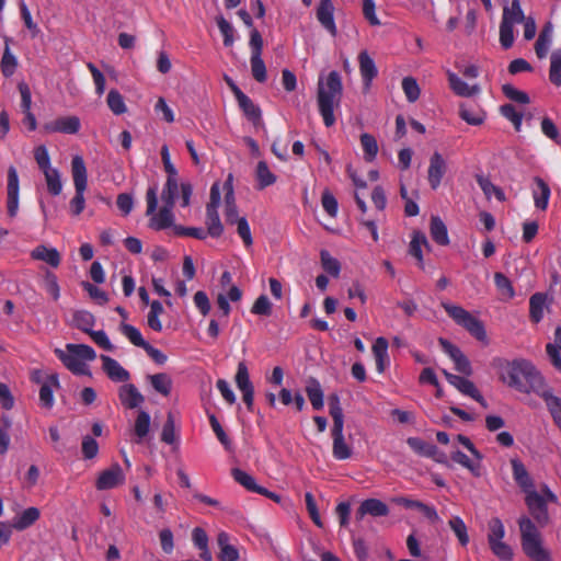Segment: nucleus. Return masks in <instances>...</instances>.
Segmentation results:
<instances>
[{
	"label": "nucleus",
	"mask_w": 561,
	"mask_h": 561,
	"mask_svg": "<svg viewBox=\"0 0 561 561\" xmlns=\"http://www.w3.org/2000/svg\"><path fill=\"white\" fill-rule=\"evenodd\" d=\"M500 379L522 393H536L538 397L548 388L545 378L527 359H496Z\"/></svg>",
	"instance_id": "obj_1"
},
{
	"label": "nucleus",
	"mask_w": 561,
	"mask_h": 561,
	"mask_svg": "<svg viewBox=\"0 0 561 561\" xmlns=\"http://www.w3.org/2000/svg\"><path fill=\"white\" fill-rule=\"evenodd\" d=\"M343 96L341 75L332 70L325 78L320 77L317 84V104L325 127L335 124L334 110L340 107Z\"/></svg>",
	"instance_id": "obj_2"
},
{
	"label": "nucleus",
	"mask_w": 561,
	"mask_h": 561,
	"mask_svg": "<svg viewBox=\"0 0 561 561\" xmlns=\"http://www.w3.org/2000/svg\"><path fill=\"white\" fill-rule=\"evenodd\" d=\"M178 193L179 192L175 191H162L161 199L163 202V206L160 208L158 214H156L158 206V190L156 186L148 187L146 193V215L151 216L149 221L150 228L159 231L173 226L174 215L172 213V209L175 205V198L178 197Z\"/></svg>",
	"instance_id": "obj_3"
},
{
	"label": "nucleus",
	"mask_w": 561,
	"mask_h": 561,
	"mask_svg": "<svg viewBox=\"0 0 561 561\" xmlns=\"http://www.w3.org/2000/svg\"><path fill=\"white\" fill-rule=\"evenodd\" d=\"M520 531V545L530 561H551V554L543 547L541 534L536 524L526 515L517 520Z\"/></svg>",
	"instance_id": "obj_4"
},
{
	"label": "nucleus",
	"mask_w": 561,
	"mask_h": 561,
	"mask_svg": "<svg viewBox=\"0 0 561 561\" xmlns=\"http://www.w3.org/2000/svg\"><path fill=\"white\" fill-rule=\"evenodd\" d=\"M55 354L72 374L78 376H91V371L84 360H94L96 353L90 345L69 343L66 345V351L57 348Z\"/></svg>",
	"instance_id": "obj_5"
},
{
	"label": "nucleus",
	"mask_w": 561,
	"mask_h": 561,
	"mask_svg": "<svg viewBox=\"0 0 561 561\" xmlns=\"http://www.w3.org/2000/svg\"><path fill=\"white\" fill-rule=\"evenodd\" d=\"M442 307L446 313L458 324L467 330L474 339L480 342H488V335L483 322L477 317L472 316L465 308L442 301Z\"/></svg>",
	"instance_id": "obj_6"
},
{
	"label": "nucleus",
	"mask_w": 561,
	"mask_h": 561,
	"mask_svg": "<svg viewBox=\"0 0 561 561\" xmlns=\"http://www.w3.org/2000/svg\"><path fill=\"white\" fill-rule=\"evenodd\" d=\"M71 175L75 186V196L69 203L70 213L73 216H79L85 206L84 192L88 186V172L83 158L75 156L71 160Z\"/></svg>",
	"instance_id": "obj_7"
},
{
	"label": "nucleus",
	"mask_w": 561,
	"mask_h": 561,
	"mask_svg": "<svg viewBox=\"0 0 561 561\" xmlns=\"http://www.w3.org/2000/svg\"><path fill=\"white\" fill-rule=\"evenodd\" d=\"M505 527L499 517H493L488 523V543L492 553L502 561L513 560L514 552L510 545L503 541Z\"/></svg>",
	"instance_id": "obj_8"
},
{
	"label": "nucleus",
	"mask_w": 561,
	"mask_h": 561,
	"mask_svg": "<svg viewBox=\"0 0 561 561\" xmlns=\"http://www.w3.org/2000/svg\"><path fill=\"white\" fill-rule=\"evenodd\" d=\"M525 503L529 514L539 527H545L549 523V513L546 499L536 490L528 492L525 496Z\"/></svg>",
	"instance_id": "obj_9"
},
{
	"label": "nucleus",
	"mask_w": 561,
	"mask_h": 561,
	"mask_svg": "<svg viewBox=\"0 0 561 561\" xmlns=\"http://www.w3.org/2000/svg\"><path fill=\"white\" fill-rule=\"evenodd\" d=\"M444 376L447 379V381L454 386L457 390H459L462 394L468 396L479 402L483 408L488 407L486 401L480 393V391L477 389L474 383L461 376L454 375L451 373H448L447 370H444Z\"/></svg>",
	"instance_id": "obj_10"
},
{
	"label": "nucleus",
	"mask_w": 561,
	"mask_h": 561,
	"mask_svg": "<svg viewBox=\"0 0 561 561\" xmlns=\"http://www.w3.org/2000/svg\"><path fill=\"white\" fill-rule=\"evenodd\" d=\"M438 342L443 351L455 363L456 370L466 376H470L472 374L471 364L468 357L461 352V350L444 337H439Z\"/></svg>",
	"instance_id": "obj_11"
},
{
	"label": "nucleus",
	"mask_w": 561,
	"mask_h": 561,
	"mask_svg": "<svg viewBox=\"0 0 561 561\" xmlns=\"http://www.w3.org/2000/svg\"><path fill=\"white\" fill-rule=\"evenodd\" d=\"M81 128V122L78 116H61L55 121L47 122L43 125V130L47 134L62 133L68 135L77 134Z\"/></svg>",
	"instance_id": "obj_12"
},
{
	"label": "nucleus",
	"mask_w": 561,
	"mask_h": 561,
	"mask_svg": "<svg viewBox=\"0 0 561 561\" xmlns=\"http://www.w3.org/2000/svg\"><path fill=\"white\" fill-rule=\"evenodd\" d=\"M125 481V474L118 463H113L108 469L103 470L95 482L100 491L114 489Z\"/></svg>",
	"instance_id": "obj_13"
},
{
	"label": "nucleus",
	"mask_w": 561,
	"mask_h": 561,
	"mask_svg": "<svg viewBox=\"0 0 561 561\" xmlns=\"http://www.w3.org/2000/svg\"><path fill=\"white\" fill-rule=\"evenodd\" d=\"M552 298L547 293L537 291L529 298V320L538 324L545 317V310H549Z\"/></svg>",
	"instance_id": "obj_14"
},
{
	"label": "nucleus",
	"mask_w": 561,
	"mask_h": 561,
	"mask_svg": "<svg viewBox=\"0 0 561 561\" xmlns=\"http://www.w3.org/2000/svg\"><path fill=\"white\" fill-rule=\"evenodd\" d=\"M447 165L443 156L435 151L430 158V165L427 170V180L432 190H437L446 173Z\"/></svg>",
	"instance_id": "obj_15"
},
{
	"label": "nucleus",
	"mask_w": 561,
	"mask_h": 561,
	"mask_svg": "<svg viewBox=\"0 0 561 561\" xmlns=\"http://www.w3.org/2000/svg\"><path fill=\"white\" fill-rule=\"evenodd\" d=\"M317 20L321 26L327 30L333 37L337 34L334 22V5L331 0H320L317 8Z\"/></svg>",
	"instance_id": "obj_16"
},
{
	"label": "nucleus",
	"mask_w": 561,
	"mask_h": 561,
	"mask_svg": "<svg viewBox=\"0 0 561 561\" xmlns=\"http://www.w3.org/2000/svg\"><path fill=\"white\" fill-rule=\"evenodd\" d=\"M512 474L516 484L527 494L535 490L534 481L519 458L511 459Z\"/></svg>",
	"instance_id": "obj_17"
},
{
	"label": "nucleus",
	"mask_w": 561,
	"mask_h": 561,
	"mask_svg": "<svg viewBox=\"0 0 561 561\" xmlns=\"http://www.w3.org/2000/svg\"><path fill=\"white\" fill-rule=\"evenodd\" d=\"M102 369L106 376L114 382H126L130 378V374L116 359L101 355Z\"/></svg>",
	"instance_id": "obj_18"
},
{
	"label": "nucleus",
	"mask_w": 561,
	"mask_h": 561,
	"mask_svg": "<svg viewBox=\"0 0 561 561\" xmlns=\"http://www.w3.org/2000/svg\"><path fill=\"white\" fill-rule=\"evenodd\" d=\"M344 425L332 426L331 435L333 439L332 455L336 460H346L352 456V448L346 444L344 434Z\"/></svg>",
	"instance_id": "obj_19"
},
{
	"label": "nucleus",
	"mask_w": 561,
	"mask_h": 561,
	"mask_svg": "<svg viewBox=\"0 0 561 561\" xmlns=\"http://www.w3.org/2000/svg\"><path fill=\"white\" fill-rule=\"evenodd\" d=\"M118 398L126 409H136L145 401V397L140 393L134 383H124L118 388Z\"/></svg>",
	"instance_id": "obj_20"
},
{
	"label": "nucleus",
	"mask_w": 561,
	"mask_h": 561,
	"mask_svg": "<svg viewBox=\"0 0 561 561\" xmlns=\"http://www.w3.org/2000/svg\"><path fill=\"white\" fill-rule=\"evenodd\" d=\"M531 194L536 208L540 210H546L549 205L551 190L548 183L540 176L534 178Z\"/></svg>",
	"instance_id": "obj_21"
},
{
	"label": "nucleus",
	"mask_w": 561,
	"mask_h": 561,
	"mask_svg": "<svg viewBox=\"0 0 561 561\" xmlns=\"http://www.w3.org/2000/svg\"><path fill=\"white\" fill-rule=\"evenodd\" d=\"M389 507L378 499H367L363 501L356 511V519H362L365 515L374 517L387 516Z\"/></svg>",
	"instance_id": "obj_22"
},
{
	"label": "nucleus",
	"mask_w": 561,
	"mask_h": 561,
	"mask_svg": "<svg viewBox=\"0 0 561 561\" xmlns=\"http://www.w3.org/2000/svg\"><path fill=\"white\" fill-rule=\"evenodd\" d=\"M161 159L164 167V171L167 172V181L163 185L162 191H175L179 192V182H178V170L174 164L171 162L169 148L167 145H163L161 148Z\"/></svg>",
	"instance_id": "obj_23"
},
{
	"label": "nucleus",
	"mask_w": 561,
	"mask_h": 561,
	"mask_svg": "<svg viewBox=\"0 0 561 561\" xmlns=\"http://www.w3.org/2000/svg\"><path fill=\"white\" fill-rule=\"evenodd\" d=\"M358 67L365 87H369L371 81L377 77L378 69L374 59L369 56L367 50H362L358 54Z\"/></svg>",
	"instance_id": "obj_24"
},
{
	"label": "nucleus",
	"mask_w": 561,
	"mask_h": 561,
	"mask_svg": "<svg viewBox=\"0 0 561 561\" xmlns=\"http://www.w3.org/2000/svg\"><path fill=\"white\" fill-rule=\"evenodd\" d=\"M446 75L449 88L456 95L462 98H470L480 92V88L478 84L469 85L453 71L447 70Z\"/></svg>",
	"instance_id": "obj_25"
},
{
	"label": "nucleus",
	"mask_w": 561,
	"mask_h": 561,
	"mask_svg": "<svg viewBox=\"0 0 561 561\" xmlns=\"http://www.w3.org/2000/svg\"><path fill=\"white\" fill-rule=\"evenodd\" d=\"M217 545L219 547L218 559L220 561H238L239 551L236 546L230 543V536L220 531L217 536Z\"/></svg>",
	"instance_id": "obj_26"
},
{
	"label": "nucleus",
	"mask_w": 561,
	"mask_h": 561,
	"mask_svg": "<svg viewBox=\"0 0 561 561\" xmlns=\"http://www.w3.org/2000/svg\"><path fill=\"white\" fill-rule=\"evenodd\" d=\"M54 388H59L57 375L48 376L47 380L41 386L39 402L43 408L51 409L54 407Z\"/></svg>",
	"instance_id": "obj_27"
},
{
	"label": "nucleus",
	"mask_w": 561,
	"mask_h": 561,
	"mask_svg": "<svg viewBox=\"0 0 561 561\" xmlns=\"http://www.w3.org/2000/svg\"><path fill=\"white\" fill-rule=\"evenodd\" d=\"M540 398L545 401L553 422L561 430V398L554 396L549 387L540 394Z\"/></svg>",
	"instance_id": "obj_28"
},
{
	"label": "nucleus",
	"mask_w": 561,
	"mask_h": 561,
	"mask_svg": "<svg viewBox=\"0 0 561 561\" xmlns=\"http://www.w3.org/2000/svg\"><path fill=\"white\" fill-rule=\"evenodd\" d=\"M305 390L312 408L317 411L321 410L324 405V394L320 382L316 378H310Z\"/></svg>",
	"instance_id": "obj_29"
},
{
	"label": "nucleus",
	"mask_w": 561,
	"mask_h": 561,
	"mask_svg": "<svg viewBox=\"0 0 561 561\" xmlns=\"http://www.w3.org/2000/svg\"><path fill=\"white\" fill-rule=\"evenodd\" d=\"M430 233L437 244L439 245H448L449 237L447 227L444 221L438 216H432L431 225H430Z\"/></svg>",
	"instance_id": "obj_30"
},
{
	"label": "nucleus",
	"mask_w": 561,
	"mask_h": 561,
	"mask_svg": "<svg viewBox=\"0 0 561 561\" xmlns=\"http://www.w3.org/2000/svg\"><path fill=\"white\" fill-rule=\"evenodd\" d=\"M409 447L419 456L422 457H435L438 455V448L436 445L425 442L419 437H409L407 439Z\"/></svg>",
	"instance_id": "obj_31"
},
{
	"label": "nucleus",
	"mask_w": 561,
	"mask_h": 561,
	"mask_svg": "<svg viewBox=\"0 0 561 561\" xmlns=\"http://www.w3.org/2000/svg\"><path fill=\"white\" fill-rule=\"evenodd\" d=\"M31 256L34 260L44 261L53 267L60 264V254L55 248L38 245L31 252Z\"/></svg>",
	"instance_id": "obj_32"
},
{
	"label": "nucleus",
	"mask_w": 561,
	"mask_h": 561,
	"mask_svg": "<svg viewBox=\"0 0 561 561\" xmlns=\"http://www.w3.org/2000/svg\"><path fill=\"white\" fill-rule=\"evenodd\" d=\"M553 27L551 23H547L539 33V36L535 44V51L539 59L547 56L551 39H552Z\"/></svg>",
	"instance_id": "obj_33"
},
{
	"label": "nucleus",
	"mask_w": 561,
	"mask_h": 561,
	"mask_svg": "<svg viewBox=\"0 0 561 561\" xmlns=\"http://www.w3.org/2000/svg\"><path fill=\"white\" fill-rule=\"evenodd\" d=\"M192 540L195 547L201 550L199 558L203 561H211L213 557L208 549V536L206 531L201 527L194 528L192 533Z\"/></svg>",
	"instance_id": "obj_34"
},
{
	"label": "nucleus",
	"mask_w": 561,
	"mask_h": 561,
	"mask_svg": "<svg viewBox=\"0 0 561 561\" xmlns=\"http://www.w3.org/2000/svg\"><path fill=\"white\" fill-rule=\"evenodd\" d=\"M10 39L5 38L4 41V50L3 55L0 61V69L2 75L5 78H10L14 75L18 68V59L16 57L11 53L9 47Z\"/></svg>",
	"instance_id": "obj_35"
},
{
	"label": "nucleus",
	"mask_w": 561,
	"mask_h": 561,
	"mask_svg": "<svg viewBox=\"0 0 561 561\" xmlns=\"http://www.w3.org/2000/svg\"><path fill=\"white\" fill-rule=\"evenodd\" d=\"M238 102L239 107L245 115V117L253 123V125H257L262 119V111L261 108L253 103V101L245 94Z\"/></svg>",
	"instance_id": "obj_36"
},
{
	"label": "nucleus",
	"mask_w": 561,
	"mask_h": 561,
	"mask_svg": "<svg viewBox=\"0 0 561 561\" xmlns=\"http://www.w3.org/2000/svg\"><path fill=\"white\" fill-rule=\"evenodd\" d=\"M148 380L151 387L163 397H168L172 390V379L165 373L148 375Z\"/></svg>",
	"instance_id": "obj_37"
},
{
	"label": "nucleus",
	"mask_w": 561,
	"mask_h": 561,
	"mask_svg": "<svg viewBox=\"0 0 561 561\" xmlns=\"http://www.w3.org/2000/svg\"><path fill=\"white\" fill-rule=\"evenodd\" d=\"M476 181L488 199H490L494 195L497 201H505V194L503 190L494 185L488 176L477 174Z\"/></svg>",
	"instance_id": "obj_38"
},
{
	"label": "nucleus",
	"mask_w": 561,
	"mask_h": 561,
	"mask_svg": "<svg viewBox=\"0 0 561 561\" xmlns=\"http://www.w3.org/2000/svg\"><path fill=\"white\" fill-rule=\"evenodd\" d=\"M206 226L210 237L218 238L222 234L224 226L219 218L218 208L206 207Z\"/></svg>",
	"instance_id": "obj_39"
},
{
	"label": "nucleus",
	"mask_w": 561,
	"mask_h": 561,
	"mask_svg": "<svg viewBox=\"0 0 561 561\" xmlns=\"http://www.w3.org/2000/svg\"><path fill=\"white\" fill-rule=\"evenodd\" d=\"M257 188L264 190L276 182V175L270 170L265 161H259L255 171Z\"/></svg>",
	"instance_id": "obj_40"
},
{
	"label": "nucleus",
	"mask_w": 561,
	"mask_h": 561,
	"mask_svg": "<svg viewBox=\"0 0 561 561\" xmlns=\"http://www.w3.org/2000/svg\"><path fill=\"white\" fill-rule=\"evenodd\" d=\"M231 474L236 482H238L240 485H242L244 489H247L250 492L259 493L261 492V485H259L254 479L253 476L249 474L248 472L234 468L231 470Z\"/></svg>",
	"instance_id": "obj_41"
},
{
	"label": "nucleus",
	"mask_w": 561,
	"mask_h": 561,
	"mask_svg": "<svg viewBox=\"0 0 561 561\" xmlns=\"http://www.w3.org/2000/svg\"><path fill=\"white\" fill-rule=\"evenodd\" d=\"M450 458L454 462L461 465L463 468L468 469L474 477L481 476V460L472 461L465 453L461 450H456L451 453Z\"/></svg>",
	"instance_id": "obj_42"
},
{
	"label": "nucleus",
	"mask_w": 561,
	"mask_h": 561,
	"mask_svg": "<svg viewBox=\"0 0 561 561\" xmlns=\"http://www.w3.org/2000/svg\"><path fill=\"white\" fill-rule=\"evenodd\" d=\"M459 116L467 124L472 126L481 125L485 119V113L480 108L467 107L461 104L459 108Z\"/></svg>",
	"instance_id": "obj_43"
},
{
	"label": "nucleus",
	"mask_w": 561,
	"mask_h": 561,
	"mask_svg": "<svg viewBox=\"0 0 561 561\" xmlns=\"http://www.w3.org/2000/svg\"><path fill=\"white\" fill-rule=\"evenodd\" d=\"M39 510L36 507H28L14 520L13 527L18 530H24L32 526L39 518Z\"/></svg>",
	"instance_id": "obj_44"
},
{
	"label": "nucleus",
	"mask_w": 561,
	"mask_h": 561,
	"mask_svg": "<svg viewBox=\"0 0 561 561\" xmlns=\"http://www.w3.org/2000/svg\"><path fill=\"white\" fill-rule=\"evenodd\" d=\"M428 247V241L426 239V236L421 231H415L413 233L412 240L410 242V249L409 252L412 256H414L420 265L423 267V253H422V247Z\"/></svg>",
	"instance_id": "obj_45"
},
{
	"label": "nucleus",
	"mask_w": 561,
	"mask_h": 561,
	"mask_svg": "<svg viewBox=\"0 0 561 561\" xmlns=\"http://www.w3.org/2000/svg\"><path fill=\"white\" fill-rule=\"evenodd\" d=\"M360 145L364 151V158L367 162L375 160L378 153V144L376 138L367 133L360 135Z\"/></svg>",
	"instance_id": "obj_46"
},
{
	"label": "nucleus",
	"mask_w": 561,
	"mask_h": 561,
	"mask_svg": "<svg viewBox=\"0 0 561 561\" xmlns=\"http://www.w3.org/2000/svg\"><path fill=\"white\" fill-rule=\"evenodd\" d=\"M73 323L77 329L89 334L92 331V327L95 323V319L91 312L80 310L73 314Z\"/></svg>",
	"instance_id": "obj_47"
},
{
	"label": "nucleus",
	"mask_w": 561,
	"mask_h": 561,
	"mask_svg": "<svg viewBox=\"0 0 561 561\" xmlns=\"http://www.w3.org/2000/svg\"><path fill=\"white\" fill-rule=\"evenodd\" d=\"M320 261L322 268L333 277H339L341 272L340 262L333 257L328 250L320 251Z\"/></svg>",
	"instance_id": "obj_48"
},
{
	"label": "nucleus",
	"mask_w": 561,
	"mask_h": 561,
	"mask_svg": "<svg viewBox=\"0 0 561 561\" xmlns=\"http://www.w3.org/2000/svg\"><path fill=\"white\" fill-rule=\"evenodd\" d=\"M106 103L108 108L115 115H122L127 111L123 95L115 89L110 90L106 98Z\"/></svg>",
	"instance_id": "obj_49"
},
{
	"label": "nucleus",
	"mask_w": 561,
	"mask_h": 561,
	"mask_svg": "<svg viewBox=\"0 0 561 561\" xmlns=\"http://www.w3.org/2000/svg\"><path fill=\"white\" fill-rule=\"evenodd\" d=\"M448 524L451 530L455 533L459 543L463 547L467 546L469 543V535L462 518L459 516H454L449 519Z\"/></svg>",
	"instance_id": "obj_50"
},
{
	"label": "nucleus",
	"mask_w": 561,
	"mask_h": 561,
	"mask_svg": "<svg viewBox=\"0 0 561 561\" xmlns=\"http://www.w3.org/2000/svg\"><path fill=\"white\" fill-rule=\"evenodd\" d=\"M43 173L45 175L48 192L54 196L59 195L62 191V183L59 171L53 168Z\"/></svg>",
	"instance_id": "obj_51"
},
{
	"label": "nucleus",
	"mask_w": 561,
	"mask_h": 561,
	"mask_svg": "<svg viewBox=\"0 0 561 561\" xmlns=\"http://www.w3.org/2000/svg\"><path fill=\"white\" fill-rule=\"evenodd\" d=\"M121 332L135 346L144 348L148 344V342L144 340L141 332L131 324L123 322L121 324Z\"/></svg>",
	"instance_id": "obj_52"
},
{
	"label": "nucleus",
	"mask_w": 561,
	"mask_h": 561,
	"mask_svg": "<svg viewBox=\"0 0 561 561\" xmlns=\"http://www.w3.org/2000/svg\"><path fill=\"white\" fill-rule=\"evenodd\" d=\"M505 20L510 21L511 24L524 22L525 15L520 8L519 0H513L511 7L504 8L502 21Z\"/></svg>",
	"instance_id": "obj_53"
},
{
	"label": "nucleus",
	"mask_w": 561,
	"mask_h": 561,
	"mask_svg": "<svg viewBox=\"0 0 561 561\" xmlns=\"http://www.w3.org/2000/svg\"><path fill=\"white\" fill-rule=\"evenodd\" d=\"M549 79L554 85H561V49H557L551 54Z\"/></svg>",
	"instance_id": "obj_54"
},
{
	"label": "nucleus",
	"mask_w": 561,
	"mask_h": 561,
	"mask_svg": "<svg viewBox=\"0 0 561 561\" xmlns=\"http://www.w3.org/2000/svg\"><path fill=\"white\" fill-rule=\"evenodd\" d=\"M329 412L333 420V426L344 425V415L340 397L333 393L329 397Z\"/></svg>",
	"instance_id": "obj_55"
},
{
	"label": "nucleus",
	"mask_w": 561,
	"mask_h": 561,
	"mask_svg": "<svg viewBox=\"0 0 561 561\" xmlns=\"http://www.w3.org/2000/svg\"><path fill=\"white\" fill-rule=\"evenodd\" d=\"M250 64H251V72H252L253 78L257 82H261V83L265 82L267 76H266V67L262 59V55H251Z\"/></svg>",
	"instance_id": "obj_56"
},
{
	"label": "nucleus",
	"mask_w": 561,
	"mask_h": 561,
	"mask_svg": "<svg viewBox=\"0 0 561 561\" xmlns=\"http://www.w3.org/2000/svg\"><path fill=\"white\" fill-rule=\"evenodd\" d=\"M402 90L405 94L407 100L410 103H414L419 100L421 90L416 82V80L413 77H405L402 80Z\"/></svg>",
	"instance_id": "obj_57"
},
{
	"label": "nucleus",
	"mask_w": 561,
	"mask_h": 561,
	"mask_svg": "<svg viewBox=\"0 0 561 561\" xmlns=\"http://www.w3.org/2000/svg\"><path fill=\"white\" fill-rule=\"evenodd\" d=\"M216 23H217V26L224 37V45L226 47H230L233 45V42H234V37H233V33H234V28L233 26L222 16V15H218L216 18Z\"/></svg>",
	"instance_id": "obj_58"
},
{
	"label": "nucleus",
	"mask_w": 561,
	"mask_h": 561,
	"mask_svg": "<svg viewBox=\"0 0 561 561\" xmlns=\"http://www.w3.org/2000/svg\"><path fill=\"white\" fill-rule=\"evenodd\" d=\"M500 43L504 49H508L514 43V24L510 21H501L500 24Z\"/></svg>",
	"instance_id": "obj_59"
},
{
	"label": "nucleus",
	"mask_w": 561,
	"mask_h": 561,
	"mask_svg": "<svg viewBox=\"0 0 561 561\" xmlns=\"http://www.w3.org/2000/svg\"><path fill=\"white\" fill-rule=\"evenodd\" d=\"M150 430V415L146 411H139L135 421V434L139 439L146 437Z\"/></svg>",
	"instance_id": "obj_60"
},
{
	"label": "nucleus",
	"mask_w": 561,
	"mask_h": 561,
	"mask_svg": "<svg viewBox=\"0 0 561 561\" xmlns=\"http://www.w3.org/2000/svg\"><path fill=\"white\" fill-rule=\"evenodd\" d=\"M494 283L496 288L506 299H512L515 296V290L512 282L502 273L494 274Z\"/></svg>",
	"instance_id": "obj_61"
},
{
	"label": "nucleus",
	"mask_w": 561,
	"mask_h": 561,
	"mask_svg": "<svg viewBox=\"0 0 561 561\" xmlns=\"http://www.w3.org/2000/svg\"><path fill=\"white\" fill-rule=\"evenodd\" d=\"M234 381L240 391L253 388V385L250 380L248 366L244 362H240L238 364Z\"/></svg>",
	"instance_id": "obj_62"
},
{
	"label": "nucleus",
	"mask_w": 561,
	"mask_h": 561,
	"mask_svg": "<svg viewBox=\"0 0 561 561\" xmlns=\"http://www.w3.org/2000/svg\"><path fill=\"white\" fill-rule=\"evenodd\" d=\"M209 424L211 426V430L214 431L217 439L222 444V446L230 450L231 448V440L229 439L228 435L224 431L222 426L220 425L219 421L217 420L215 414L208 415Z\"/></svg>",
	"instance_id": "obj_63"
},
{
	"label": "nucleus",
	"mask_w": 561,
	"mask_h": 561,
	"mask_svg": "<svg viewBox=\"0 0 561 561\" xmlns=\"http://www.w3.org/2000/svg\"><path fill=\"white\" fill-rule=\"evenodd\" d=\"M502 92L507 99L520 104H528L530 101L526 92L517 90L510 83L503 84Z\"/></svg>",
	"instance_id": "obj_64"
}]
</instances>
